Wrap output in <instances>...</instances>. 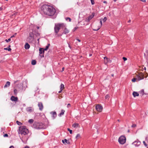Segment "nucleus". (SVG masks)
I'll return each instance as SVG.
<instances>
[{"label":"nucleus","instance_id":"obj_13","mask_svg":"<svg viewBox=\"0 0 148 148\" xmlns=\"http://www.w3.org/2000/svg\"><path fill=\"white\" fill-rule=\"evenodd\" d=\"M65 27L66 26H65V27H61L62 28V29H63V28H64V30H63V33L64 34H66L68 33L69 32V30L66 27Z\"/></svg>","mask_w":148,"mask_h":148},{"label":"nucleus","instance_id":"obj_28","mask_svg":"<svg viewBox=\"0 0 148 148\" xmlns=\"http://www.w3.org/2000/svg\"><path fill=\"white\" fill-rule=\"evenodd\" d=\"M4 50H8V51H10L11 50V49L10 48H4Z\"/></svg>","mask_w":148,"mask_h":148},{"label":"nucleus","instance_id":"obj_45","mask_svg":"<svg viewBox=\"0 0 148 148\" xmlns=\"http://www.w3.org/2000/svg\"><path fill=\"white\" fill-rule=\"evenodd\" d=\"M3 136L4 137H8V135L7 134H5Z\"/></svg>","mask_w":148,"mask_h":148},{"label":"nucleus","instance_id":"obj_9","mask_svg":"<svg viewBox=\"0 0 148 148\" xmlns=\"http://www.w3.org/2000/svg\"><path fill=\"white\" fill-rule=\"evenodd\" d=\"M132 144L135 146H138L140 145V142L138 140H137L133 143Z\"/></svg>","mask_w":148,"mask_h":148},{"label":"nucleus","instance_id":"obj_23","mask_svg":"<svg viewBox=\"0 0 148 148\" xmlns=\"http://www.w3.org/2000/svg\"><path fill=\"white\" fill-rule=\"evenodd\" d=\"M50 45V44H48L47 45L45 48L44 49L45 51H47V49H48V48L49 47V46Z\"/></svg>","mask_w":148,"mask_h":148},{"label":"nucleus","instance_id":"obj_7","mask_svg":"<svg viewBox=\"0 0 148 148\" xmlns=\"http://www.w3.org/2000/svg\"><path fill=\"white\" fill-rule=\"evenodd\" d=\"M39 54L41 57H43L44 56V53L45 50L43 48H40L39 49Z\"/></svg>","mask_w":148,"mask_h":148},{"label":"nucleus","instance_id":"obj_40","mask_svg":"<svg viewBox=\"0 0 148 148\" xmlns=\"http://www.w3.org/2000/svg\"><path fill=\"white\" fill-rule=\"evenodd\" d=\"M77 28H78L77 27H75V28H74L73 29V32H74L75 31Z\"/></svg>","mask_w":148,"mask_h":148},{"label":"nucleus","instance_id":"obj_14","mask_svg":"<svg viewBox=\"0 0 148 148\" xmlns=\"http://www.w3.org/2000/svg\"><path fill=\"white\" fill-rule=\"evenodd\" d=\"M12 101H16L18 100V98L17 97H15L14 96H12L10 99Z\"/></svg>","mask_w":148,"mask_h":148},{"label":"nucleus","instance_id":"obj_16","mask_svg":"<svg viewBox=\"0 0 148 148\" xmlns=\"http://www.w3.org/2000/svg\"><path fill=\"white\" fill-rule=\"evenodd\" d=\"M94 16V13H92V14L90 15L88 18V21H90L93 17Z\"/></svg>","mask_w":148,"mask_h":148},{"label":"nucleus","instance_id":"obj_39","mask_svg":"<svg viewBox=\"0 0 148 148\" xmlns=\"http://www.w3.org/2000/svg\"><path fill=\"white\" fill-rule=\"evenodd\" d=\"M136 79L135 78H134L132 79V81L134 82H135L136 81Z\"/></svg>","mask_w":148,"mask_h":148},{"label":"nucleus","instance_id":"obj_48","mask_svg":"<svg viewBox=\"0 0 148 148\" xmlns=\"http://www.w3.org/2000/svg\"><path fill=\"white\" fill-rule=\"evenodd\" d=\"M100 27H99L98 28H97V29H93V30L94 31H97L100 29Z\"/></svg>","mask_w":148,"mask_h":148},{"label":"nucleus","instance_id":"obj_52","mask_svg":"<svg viewBox=\"0 0 148 148\" xmlns=\"http://www.w3.org/2000/svg\"><path fill=\"white\" fill-rule=\"evenodd\" d=\"M76 40L79 42H81V40L78 39H77Z\"/></svg>","mask_w":148,"mask_h":148},{"label":"nucleus","instance_id":"obj_64","mask_svg":"<svg viewBox=\"0 0 148 148\" xmlns=\"http://www.w3.org/2000/svg\"><path fill=\"white\" fill-rule=\"evenodd\" d=\"M127 132H130V130H127Z\"/></svg>","mask_w":148,"mask_h":148},{"label":"nucleus","instance_id":"obj_21","mask_svg":"<svg viewBox=\"0 0 148 148\" xmlns=\"http://www.w3.org/2000/svg\"><path fill=\"white\" fill-rule=\"evenodd\" d=\"M72 126L74 128H77L79 127V124L77 123H75L72 125Z\"/></svg>","mask_w":148,"mask_h":148},{"label":"nucleus","instance_id":"obj_22","mask_svg":"<svg viewBox=\"0 0 148 148\" xmlns=\"http://www.w3.org/2000/svg\"><path fill=\"white\" fill-rule=\"evenodd\" d=\"M64 112L65 111L64 110H62L61 112L58 114V116H61L62 115L64 114Z\"/></svg>","mask_w":148,"mask_h":148},{"label":"nucleus","instance_id":"obj_47","mask_svg":"<svg viewBox=\"0 0 148 148\" xmlns=\"http://www.w3.org/2000/svg\"><path fill=\"white\" fill-rule=\"evenodd\" d=\"M100 23L101 24V25L102 26V21H101V19H100Z\"/></svg>","mask_w":148,"mask_h":148},{"label":"nucleus","instance_id":"obj_12","mask_svg":"<svg viewBox=\"0 0 148 148\" xmlns=\"http://www.w3.org/2000/svg\"><path fill=\"white\" fill-rule=\"evenodd\" d=\"M50 114L52 115V117L53 119H54L57 116V114L56 112H51Z\"/></svg>","mask_w":148,"mask_h":148},{"label":"nucleus","instance_id":"obj_6","mask_svg":"<svg viewBox=\"0 0 148 148\" xmlns=\"http://www.w3.org/2000/svg\"><path fill=\"white\" fill-rule=\"evenodd\" d=\"M126 138L124 136H121L119 137L118 139L119 143L121 144H124L126 142Z\"/></svg>","mask_w":148,"mask_h":148},{"label":"nucleus","instance_id":"obj_55","mask_svg":"<svg viewBox=\"0 0 148 148\" xmlns=\"http://www.w3.org/2000/svg\"><path fill=\"white\" fill-rule=\"evenodd\" d=\"M103 3H107V2L106 1H103Z\"/></svg>","mask_w":148,"mask_h":148},{"label":"nucleus","instance_id":"obj_18","mask_svg":"<svg viewBox=\"0 0 148 148\" xmlns=\"http://www.w3.org/2000/svg\"><path fill=\"white\" fill-rule=\"evenodd\" d=\"M132 95L134 97L136 96H138L139 95V94L137 92L135 91L133 92Z\"/></svg>","mask_w":148,"mask_h":148},{"label":"nucleus","instance_id":"obj_17","mask_svg":"<svg viewBox=\"0 0 148 148\" xmlns=\"http://www.w3.org/2000/svg\"><path fill=\"white\" fill-rule=\"evenodd\" d=\"M137 79H138V80L139 81L140 80L143 79H144V77L143 75L141 76V75H137Z\"/></svg>","mask_w":148,"mask_h":148},{"label":"nucleus","instance_id":"obj_37","mask_svg":"<svg viewBox=\"0 0 148 148\" xmlns=\"http://www.w3.org/2000/svg\"><path fill=\"white\" fill-rule=\"evenodd\" d=\"M11 40V39L10 38L9 39H8V40H7V39H6L5 40V41L7 42H10V41Z\"/></svg>","mask_w":148,"mask_h":148},{"label":"nucleus","instance_id":"obj_32","mask_svg":"<svg viewBox=\"0 0 148 148\" xmlns=\"http://www.w3.org/2000/svg\"><path fill=\"white\" fill-rule=\"evenodd\" d=\"M80 135L79 134H77L76 136V138L77 139L78 138H79L80 137Z\"/></svg>","mask_w":148,"mask_h":148},{"label":"nucleus","instance_id":"obj_61","mask_svg":"<svg viewBox=\"0 0 148 148\" xmlns=\"http://www.w3.org/2000/svg\"><path fill=\"white\" fill-rule=\"evenodd\" d=\"M39 39H40V38H38V39H37V41H38V42H39Z\"/></svg>","mask_w":148,"mask_h":148},{"label":"nucleus","instance_id":"obj_11","mask_svg":"<svg viewBox=\"0 0 148 148\" xmlns=\"http://www.w3.org/2000/svg\"><path fill=\"white\" fill-rule=\"evenodd\" d=\"M38 106L39 107V109L40 110H42L43 107L42 103L41 102H39L38 104Z\"/></svg>","mask_w":148,"mask_h":148},{"label":"nucleus","instance_id":"obj_35","mask_svg":"<svg viewBox=\"0 0 148 148\" xmlns=\"http://www.w3.org/2000/svg\"><path fill=\"white\" fill-rule=\"evenodd\" d=\"M35 35L37 36V37H38V36H40V34L37 32V33H36L35 34Z\"/></svg>","mask_w":148,"mask_h":148},{"label":"nucleus","instance_id":"obj_62","mask_svg":"<svg viewBox=\"0 0 148 148\" xmlns=\"http://www.w3.org/2000/svg\"><path fill=\"white\" fill-rule=\"evenodd\" d=\"M69 47L70 48H71V47L70 46V45L69 44Z\"/></svg>","mask_w":148,"mask_h":148},{"label":"nucleus","instance_id":"obj_25","mask_svg":"<svg viewBox=\"0 0 148 148\" xmlns=\"http://www.w3.org/2000/svg\"><path fill=\"white\" fill-rule=\"evenodd\" d=\"M64 88V84H62L60 86V90H63V89Z\"/></svg>","mask_w":148,"mask_h":148},{"label":"nucleus","instance_id":"obj_53","mask_svg":"<svg viewBox=\"0 0 148 148\" xmlns=\"http://www.w3.org/2000/svg\"><path fill=\"white\" fill-rule=\"evenodd\" d=\"M9 148H14V147L13 146H11Z\"/></svg>","mask_w":148,"mask_h":148},{"label":"nucleus","instance_id":"obj_54","mask_svg":"<svg viewBox=\"0 0 148 148\" xmlns=\"http://www.w3.org/2000/svg\"><path fill=\"white\" fill-rule=\"evenodd\" d=\"M62 142L64 144L65 143V141L64 140H62Z\"/></svg>","mask_w":148,"mask_h":148},{"label":"nucleus","instance_id":"obj_59","mask_svg":"<svg viewBox=\"0 0 148 148\" xmlns=\"http://www.w3.org/2000/svg\"><path fill=\"white\" fill-rule=\"evenodd\" d=\"M64 67H63L62 68V71H64Z\"/></svg>","mask_w":148,"mask_h":148},{"label":"nucleus","instance_id":"obj_49","mask_svg":"<svg viewBox=\"0 0 148 148\" xmlns=\"http://www.w3.org/2000/svg\"><path fill=\"white\" fill-rule=\"evenodd\" d=\"M24 148H29V146H26Z\"/></svg>","mask_w":148,"mask_h":148},{"label":"nucleus","instance_id":"obj_10","mask_svg":"<svg viewBox=\"0 0 148 148\" xmlns=\"http://www.w3.org/2000/svg\"><path fill=\"white\" fill-rule=\"evenodd\" d=\"M104 63L105 64H106L108 63H110L111 62V60L110 59L106 57H104Z\"/></svg>","mask_w":148,"mask_h":148},{"label":"nucleus","instance_id":"obj_5","mask_svg":"<svg viewBox=\"0 0 148 148\" xmlns=\"http://www.w3.org/2000/svg\"><path fill=\"white\" fill-rule=\"evenodd\" d=\"M34 35L32 32L29 33V36L27 38V41L29 43L32 42L34 40Z\"/></svg>","mask_w":148,"mask_h":148},{"label":"nucleus","instance_id":"obj_4","mask_svg":"<svg viewBox=\"0 0 148 148\" xmlns=\"http://www.w3.org/2000/svg\"><path fill=\"white\" fill-rule=\"evenodd\" d=\"M33 127L36 129H42L43 128V125L41 123L35 122L33 125Z\"/></svg>","mask_w":148,"mask_h":148},{"label":"nucleus","instance_id":"obj_41","mask_svg":"<svg viewBox=\"0 0 148 148\" xmlns=\"http://www.w3.org/2000/svg\"><path fill=\"white\" fill-rule=\"evenodd\" d=\"M136 126V125L135 124H133L131 126L132 127H135Z\"/></svg>","mask_w":148,"mask_h":148},{"label":"nucleus","instance_id":"obj_26","mask_svg":"<svg viewBox=\"0 0 148 148\" xmlns=\"http://www.w3.org/2000/svg\"><path fill=\"white\" fill-rule=\"evenodd\" d=\"M64 141L67 144H70V142L68 140L66 139H64Z\"/></svg>","mask_w":148,"mask_h":148},{"label":"nucleus","instance_id":"obj_30","mask_svg":"<svg viewBox=\"0 0 148 148\" xmlns=\"http://www.w3.org/2000/svg\"><path fill=\"white\" fill-rule=\"evenodd\" d=\"M140 93L142 95H143L144 94V90H142L140 91Z\"/></svg>","mask_w":148,"mask_h":148},{"label":"nucleus","instance_id":"obj_29","mask_svg":"<svg viewBox=\"0 0 148 148\" xmlns=\"http://www.w3.org/2000/svg\"><path fill=\"white\" fill-rule=\"evenodd\" d=\"M14 92L15 95H16L17 93V90L16 89H15L14 90Z\"/></svg>","mask_w":148,"mask_h":148},{"label":"nucleus","instance_id":"obj_46","mask_svg":"<svg viewBox=\"0 0 148 148\" xmlns=\"http://www.w3.org/2000/svg\"><path fill=\"white\" fill-rule=\"evenodd\" d=\"M109 97V95H107L105 96V98L106 99L108 98Z\"/></svg>","mask_w":148,"mask_h":148},{"label":"nucleus","instance_id":"obj_36","mask_svg":"<svg viewBox=\"0 0 148 148\" xmlns=\"http://www.w3.org/2000/svg\"><path fill=\"white\" fill-rule=\"evenodd\" d=\"M67 130L69 132L70 134H72V131L71 130H70V129L68 128L67 129Z\"/></svg>","mask_w":148,"mask_h":148},{"label":"nucleus","instance_id":"obj_24","mask_svg":"<svg viewBox=\"0 0 148 148\" xmlns=\"http://www.w3.org/2000/svg\"><path fill=\"white\" fill-rule=\"evenodd\" d=\"M36 63V61L35 60H32V64L33 65H35Z\"/></svg>","mask_w":148,"mask_h":148},{"label":"nucleus","instance_id":"obj_33","mask_svg":"<svg viewBox=\"0 0 148 148\" xmlns=\"http://www.w3.org/2000/svg\"><path fill=\"white\" fill-rule=\"evenodd\" d=\"M66 21H67L68 20H69V22H71V19L69 17H67L66 18Z\"/></svg>","mask_w":148,"mask_h":148},{"label":"nucleus","instance_id":"obj_3","mask_svg":"<svg viewBox=\"0 0 148 148\" xmlns=\"http://www.w3.org/2000/svg\"><path fill=\"white\" fill-rule=\"evenodd\" d=\"M18 133L21 135H25L28 132V130L25 126H21L19 127Z\"/></svg>","mask_w":148,"mask_h":148},{"label":"nucleus","instance_id":"obj_19","mask_svg":"<svg viewBox=\"0 0 148 148\" xmlns=\"http://www.w3.org/2000/svg\"><path fill=\"white\" fill-rule=\"evenodd\" d=\"M30 47V45L27 43H26L25 46V49H28Z\"/></svg>","mask_w":148,"mask_h":148},{"label":"nucleus","instance_id":"obj_42","mask_svg":"<svg viewBox=\"0 0 148 148\" xmlns=\"http://www.w3.org/2000/svg\"><path fill=\"white\" fill-rule=\"evenodd\" d=\"M143 143L144 144V145L146 146V147H147V145L146 144V143L145 142V141H143Z\"/></svg>","mask_w":148,"mask_h":148},{"label":"nucleus","instance_id":"obj_2","mask_svg":"<svg viewBox=\"0 0 148 148\" xmlns=\"http://www.w3.org/2000/svg\"><path fill=\"white\" fill-rule=\"evenodd\" d=\"M65 27V24L63 23H59L55 24L54 27V30L55 35L56 36H60L62 35V34H58V33L60 30V27Z\"/></svg>","mask_w":148,"mask_h":148},{"label":"nucleus","instance_id":"obj_58","mask_svg":"<svg viewBox=\"0 0 148 148\" xmlns=\"http://www.w3.org/2000/svg\"><path fill=\"white\" fill-rule=\"evenodd\" d=\"M37 29H39V28H40V27H39L37 26Z\"/></svg>","mask_w":148,"mask_h":148},{"label":"nucleus","instance_id":"obj_50","mask_svg":"<svg viewBox=\"0 0 148 148\" xmlns=\"http://www.w3.org/2000/svg\"><path fill=\"white\" fill-rule=\"evenodd\" d=\"M62 90H60V91H59V92H58V93H60L62 92Z\"/></svg>","mask_w":148,"mask_h":148},{"label":"nucleus","instance_id":"obj_51","mask_svg":"<svg viewBox=\"0 0 148 148\" xmlns=\"http://www.w3.org/2000/svg\"><path fill=\"white\" fill-rule=\"evenodd\" d=\"M143 2H146V0H140Z\"/></svg>","mask_w":148,"mask_h":148},{"label":"nucleus","instance_id":"obj_56","mask_svg":"<svg viewBox=\"0 0 148 148\" xmlns=\"http://www.w3.org/2000/svg\"><path fill=\"white\" fill-rule=\"evenodd\" d=\"M3 9V8H1V7H0V10H2Z\"/></svg>","mask_w":148,"mask_h":148},{"label":"nucleus","instance_id":"obj_31","mask_svg":"<svg viewBox=\"0 0 148 148\" xmlns=\"http://www.w3.org/2000/svg\"><path fill=\"white\" fill-rule=\"evenodd\" d=\"M16 123L19 125H21L22 124V123L21 122H20L17 121H16Z\"/></svg>","mask_w":148,"mask_h":148},{"label":"nucleus","instance_id":"obj_20","mask_svg":"<svg viewBox=\"0 0 148 148\" xmlns=\"http://www.w3.org/2000/svg\"><path fill=\"white\" fill-rule=\"evenodd\" d=\"M10 85V82H9L8 81L6 84L4 86V88H6L7 87H9Z\"/></svg>","mask_w":148,"mask_h":148},{"label":"nucleus","instance_id":"obj_43","mask_svg":"<svg viewBox=\"0 0 148 148\" xmlns=\"http://www.w3.org/2000/svg\"><path fill=\"white\" fill-rule=\"evenodd\" d=\"M123 59L124 61H125L127 60V58H126L124 57H123Z\"/></svg>","mask_w":148,"mask_h":148},{"label":"nucleus","instance_id":"obj_38","mask_svg":"<svg viewBox=\"0 0 148 148\" xmlns=\"http://www.w3.org/2000/svg\"><path fill=\"white\" fill-rule=\"evenodd\" d=\"M91 3L92 5H93L95 3L94 1L93 0H91Z\"/></svg>","mask_w":148,"mask_h":148},{"label":"nucleus","instance_id":"obj_63","mask_svg":"<svg viewBox=\"0 0 148 148\" xmlns=\"http://www.w3.org/2000/svg\"><path fill=\"white\" fill-rule=\"evenodd\" d=\"M111 76H112V77H113L114 76V74H111Z\"/></svg>","mask_w":148,"mask_h":148},{"label":"nucleus","instance_id":"obj_1","mask_svg":"<svg viewBox=\"0 0 148 148\" xmlns=\"http://www.w3.org/2000/svg\"><path fill=\"white\" fill-rule=\"evenodd\" d=\"M41 10L45 14L50 16H53L56 12V10L54 8L46 4L43 5L41 7Z\"/></svg>","mask_w":148,"mask_h":148},{"label":"nucleus","instance_id":"obj_8","mask_svg":"<svg viewBox=\"0 0 148 148\" xmlns=\"http://www.w3.org/2000/svg\"><path fill=\"white\" fill-rule=\"evenodd\" d=\"M95 108L96 110L98 112H101L103 110V107L102 106L99 105L98 104L95 107Z\"/></svg>","mask_w":148,"mask_h":148},{"label":"nucleus","instance_id":"obj_44","mask_svg":"<svg viewBox=\"0 0 148 148\" xmlns=\"http://www.w3.org/2000/svg\"><path fill=\"white\" fill-rule=\"evenodd\" d=\"M71 106V104L70 103H69L67 105V107L68 108H69V107H70Z\"/></svg>","mask_w":148,"mask_h":148},{"label":"nucleus","instance_id":"obj_34","mask_svg":"<svg viewBox=\"0 0 148 148\" xmlns=\"http://www.w3.org/2000/svg\"><path fill=\"white\" fill-rule=\"evenodd\" d=\"M107 18L106 17H105L103 19V22H105L106 20H107Z\"/></svg>","mask_w":148,"mask_h":148},{"label":"nucleus","instance_id":"obj_27","mask_svg":"<svg viewBox=\"0 0 148 148\" xmlns=\"http://www.w3.org/2000/svg\"><path fill=\"white\" fill-rule=\"evenodd\" d=\"M34 121V120L33 119H29L28 121V122L30 123H32Z\"/></svg>","mask_w":148,"mask_h":148},{"label":"nucleus","instance_id":"obj_57","mask_svg":"<svg viewBox=\"0 0 148 148\" xmlns=\"http://www.w3.org/2000/svg\"><path fill=\"white\" fill-rule=\"evenodd\" d=\"M131 20H129L128 21V23H130V22H131Z\"/></svg>","mask_w":148,"mask_h":148},{"label":"nucleus","instance_id":"obj_60","mask_svg":"<svg viewBox=\"0 0 148 148\" xmlns=\"http://www.w3.org/2000/svg\"><path fill=\"white\" fill-rule=\"evenodd\" d=\"M92 56V54H89V56Z\"/></svg>","mask_w":148,"mask_h":148},{"label":"nucleus","instance_id":"obj_15","mask_svg":"<svg viewBox=\"0 0 148 148\" xmlns=\"http://www.w3.org/2000/svg\"><path fill=\"white\" fill-rule=\"evenodd\" d=\"M26 111L29 112H31L34 111V109L32 107H28L26 108Z\"/></svg>","mask_w":148,"mask_h":148}]
</instances>
